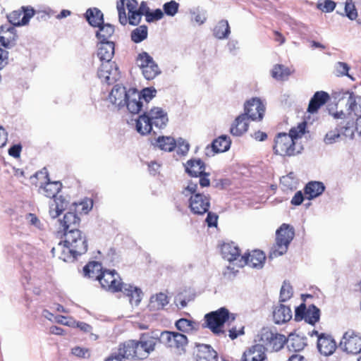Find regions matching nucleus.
<instances>
[{
	"mask_svg": "<svg viewBox=\"0 0 361 361\" xmlns=\"http://www.w3.org/2000/svg\"><path fill=\"white\" fill-rule=\"evenodd\" d=\"M102 287L111 293L122 292L129 298L132 305H138L141 301L142 290L130 284L124 283L115 270H104L96 276Z\"/></svg>",
	"mask_w": 361,
	"mask_h": 361,
	"instance_id": "1",
	"label": "nucleus"
},
{
	"mask_svg": "<svg viewBox=\"0 0 361 361\" xmlns=\"http://www.w3.org/2000/svg\"><path fill=\"white\" fill-rule=\"evenodd\" d=\"M168 121L167 113L164 109L154 107L135 120L136 130L141 135H146L151 132L153 126L157 128H164Z\"/></svg>",
	"mask_w": 361,
	"mask_h": 361,
	"instance_id": "2",
	"label": "nucleus"
},
{
	"mask_svg": "<svg viewBox=\"0 0 361 361\" xmlns=\"http://www.w3.org/2000/svg\"><path fill=\"white\" fill-rule=\"evenodd\" d=\"M182 193L185 197L190 196L188 207L193 214L202 215L209 211L210 197L199 192L197 181H190Z\"/></svg>",
	"mask_w": 361,
	"mask_h": 361,
	"instance_id": "3",
	"label": "nucleus"
},
{
	"mask_svg": "<svg viewBox=\"0 0 361 361\" xmlns=\"http://www.w3.org/2000/svg\"><path fill=\"white\" fill-rule=\"evenodd\" d=\"M335 118L341 119L334 130L328 132L324 137V142L331 145L337 141L341 134L345 137L353 139L354 137V118H350L346 114L341 111L334 114Z\"/></svg>",
	"mask_w": 361,
	"mask_h": 361,
	"instance_id": "4",
	"label": "nucleus"
},
{
	"mask_svg": "<svg viewBox=\"0 0 361 361\" xmlns=\"http://www.w3.org/2000/svg\"><path fill=\"white\" fill-rule=\"evenodd\" d=\"M294 234V230L292 227L286 224H282L276 231V244L270 250L269 258L273 259L284 255L293 239Z\"/></svg>",
	"mask_w": 361,
	"mask_h": 361,
	"instance_id": "5",
	"label": "nucleus"
},
{
	"mask_svg": "<svg viewBox=\"0 0 361 361\" xmlns=\"http://www.w3.org/2000/svg\"><path fill=\"white\" fill-rule=\"evenodd\" d=\"M235 319V315L230 314L229 311L226 307H221L216 311L206 314L204 316L206 326L216 335L224 334V331L221 330V326L227 320L232 322Z\"/></svg>",
	"mask_w": 361,
	"mask_h": 361,
	"instance_id": "6",
	"label": "nucleus"
},
{
	"mask_svg": "<svg viewBox=\"0 0 361 361\" xmlns=\"http://www.w3.org/2000/svg\"><path fill=\"white\" fill-rule=\"evenodd\" d=\"M64 243L71 247L73 253L82 255L87 250V242L85 234L79 229H73L63 233Z\"/></svg>",
	"mask_w": 361,
	"mask_h": 361,
	"instance_id": "7",
	"label": "nucleus"
},
{
	"mask_svg": "<svg viewBox=\"0 0 361 361\" xmlns=\"http://www.w3.org/2000/svg\"><path fill=\"white\" fill-rule=\"evenodd\" d=\"M302 147L297 149L295 142L287 133H280L274 139L273 150L275 154L281 156H294L300 153Z\"/></svg>",
	"mask_w": 361,
	"mask_h": 361,
	"instance_id": "8",
	"label": "nucleus"
},
{
	"mask_svg": "<svg viewBox=\"0 0 361 361\" xmlns=\"http://www.w3.org/2000/svg\"><path fill=\"white\" fill-rule=\"evenodd\" d=\"M160 341L166 347L178 350L179 354L185 353V347L188 343V338L184 334L168 331L161 334Z\"/></svg>",
	"mask_w": 361,
	"mask_h": 361,
	"instance_id": "9",
	"label": "nucleus"
},
{
	"mask_svg": "<svg viewBox=\"0 0 361 361\" xmlns=\"http://www.w3.org/2000/svg\"><path fill=\"white\" fill-rule=\"evenodd\" d=\"M204 170L205 164L200 159H190L187 161L185 165V171L190 176L200 178L198 183L201 188L207 187L210 184V180L208 178L209 173H206Z\"/></svg>",
	"mask_w": 361,
	"mask_h": 361,
	"instance_id": "10",
	"label": "nucleus"
},
{
	"mask_svg": "<svg viewBox=\"0 0 361 361\" xmlns=\"http://www.w3.org/2000/svg\"><path fill=\"white\" fill-rule=\"evenodd\" d=\"M260 341L263 346H267L271 350H281L286 343V337L282 334L274 333L268 329H263L260 334Z\"/></svg>",
	"mask_w": 361,
	"mask_h": 361,
	"instance_id": "11",
	"label": "nucleus"
},
{
	"mask_svg": "<svg viewBox=\"0 0 361 361\" xmlns=\"http://www.w3.org/2000/svg\"><path fill=\"white\" fill-rule=\"evenodd\" d=\"M97 76L102 82L111 85L120 78V72L115 62H103L97 71Z\"/></svg>",
	"mask_w": 361,
	"mask_h": 361,
	"instance_id": "12",
	"label": "nucleus"
},
{
	"mask_svg": "<svg viewBox=\"0 0 361 361\" xmlns=\"http://www.w3.org/2000/svg\"><path fill=\"white\" fill-rule=\"evenodd\" d=\"M35 11L32 7L23 6L21 9L13 11L7 16L8 22L14 26L25 25L34 16Z\"/></svg>",
	"mask_w": 361,
	"mask_h": 361,
	"instance_id": "13",
	"label": "nucleus"
},
{
	"mask_svg": "<svg viewBox=\"0 0 361 361\" xmlns=\"http://www.w3.org/2000/svg\"><path fill=\"white\" fill-rule=\"evenodd\" d=\"M265 111L264 105L258 98H252L245 104V113L248 119L260 121L264 116Z\"/></svg>",
	"mask_w": 361,
	"mask_h": 361,
	"instance_id": "14",
	"label": "nucleus"
},
{
	"mask_svg": "<svg viewBox=\"0 0 361 361\" xmlns=\"http://www.w3.org/2000/svg\"><path fill=\"white\" fill-rule=\"evenodd\" d=\"M231 144L230 137L227 135H221L215 139L211 145H207L204 149L207 157H212L216 153L224 152L229 149Z\"/></svg>",
	"mask_w": 361,
	"mask_h": 361,
	"instance_id": "15",
	"label": "nucleus"
},
{
	"mask_svg": "<svg viewBox=\"0 0 361 361\" xmlns=\"http://www.w3.org/2000/svg\"><path fill=\"white\" fill-rule=\"evenodd\" d=\"M341 345L348 353H359L361 352V337L346 332L341 341Z\"/></svg>",
	"mask_w": 361,
	"mask_h": 361,
	"instance_id": "16",
	"label": "nucleus"
},
{
	"mask_svg": "<svg viewBox=\"0 0 361 361\" xmlns=\"http://www.w3.org/2000/svg\"><path fill=\"white\" fill-rule=\"evenodd\" d=\"M194 352L196 361H217V353L207 344L195 343Z\"/></svg>",
	"mask_w": 361,
	"mask_h": 361,
	"instance_id": "17",
	"label": "nucleus"
},
{
	"mask_svg": "<svg viewBox=\"0 0 361 361\" xmlns=\"http://www.w3.org/2000/svg\"><path fill=\"white\" fill-rule=\"evenodd\" d=\"M137 345L136 340H128L120 343L116 351L125 361L129 359H137Z\"/></svg>",
	"mask_w": 361,
	"mask_h": 361,
	"instance_id": "18",
	"label": "nucleus"
},
{
	"mask_svg": "<svg viewBox=\"0 0 361 361\" xmlns=\"http://www.w3.org/2000/svg\"><path fill=\"white\" fill-rule=\"evenodd\" d=\"M347 99L345 106L348 111V118L353 114L356 117H361V97L355 95L353 92H347L344 94L343 99Z\"/></svg>",
	"mask_w": 361,
	"mask_h": 361,
	"instance_id": "19",
	"label": "nucleus"
},
{
	"mask_svg": "<svg viewBox=\"0 0 361 361\" xmlns=\"http://www.w3.org/2000/svg\"><path fill=\"white\" fill-rule=\"evenodd\" d=\"M58 222L60 231L65 233L70 230L78 229L80 219L75 212L70 211L64 214L63 219H59Z\"/></svg>",
	"mask_w": 361,
	"mask_h": 361,
	"instance_id": "20",
	"label": "nucleus"
},
{
	"mask_svg": "<svg viewBox=\"0 0 361 361\" xmlns=\"http://www.w3.org/2000/svg\"><path fill=\"white\" fill-rule=\"evenodd\" d=\"M53 257H58L59 259L64 262H73L78 256L77 253H73L71 247L63 242H60L55 247H53L51 250Z\"/></svg>",
	"mask_w": 361,
	"mask_h": 361,
	"instance_id": "21",
	"label": "nucleus"
},
{
	"mask_svg": "<svg viewBox=\"0 0 361 361\" xmlns=\"http://www.w3.org/2000/svg\"><path fill=\"white\" fill-rule=\"evenodd\" d=\"M266 347L263 345H255L244 352L242 361H268L266 355Z\"/></svg>",
	"mask_w": 361,
	"mask_h": 361,
	"instance_id": "22",
	"label": "nucleus"
},
{
	"mask_svg": "<svg viewBox=\"0 0 361 361\" xmlns=\"http://www.w3.org/2000/svg\"><path fill=\"white\" fill-rule=\"evenodd\" d=\"M292 310L289 306L283 304L276 305L273 310V319L276 324H283L292 319Z\"/></svg>",
	"mask_w": 361,
	"mask_h": 361,
	"instance_id": "23",
	"label": "nucleus"
},
{
	"mask_svg": "<svg viewBox=\"0 0 361 361\" xmlns=\"http://www.w3.org/2000/svg\"><path fill=\"white\" fill-rule=\"evenodd\" d=\"M265 259V254L262 251L254 250L247 256H242L240 262L243 261V264L252 268L261 269L264 266Z\"/></svg>",
	"mask_w": 361,
	"mask_h": 361,
	"instance_id": "24",
	"label": "nucleus"
},
{
	"mask_svg": "<svg viewBox=\"0 0 361 361\" xmlns=\"http://www.w3.org/2000/svg\"><path fill=\"white\" fill-rule=\"evenodd\" d=\"M137 359H145L148 355L154 350L156 342L152 337L142 336L139 341H137Z\"/></svg>",
	"mask_w": 361,
	"mask_h": 361,
	"instance_id": "25",
	"label": "nucleus"
},
{
	"mask_svg": "<svg viewBox=\"0 0 361 361\" xmlns=\"http://www.w3.org/2000/svg\"><path fill=\"white\" fill-rule=\"evenodd\" d=\"M130 94V90H126L125 87L116 85L109 94L110 102L118 106L119 108L123 107V104Z\"/></svg>",
	"mask_w": 361,
	"mask_h": 361,
	"instance_id": "26",
	"label": "nucleus"
},
{
	"mask_svg": "<svg viewBox=\"0 0 361 361\" xmlns=\"http://www.w3.org/2000/svg\"><path fill=\"white\" fill-rule=\"evenodd\" d=\"M317 348L322 354L328 356L335 351L336 344L331 336L321 334L317 340Z\"/></svg>",
	"mask_w": 361,
	"mask_h": 361,
	"instance_id": "27",
	"label": "nucleus"
},
{
	"mask_svg": "<svg viewBox=\"0 0 361 361\" xmlns=\"http://www.w3.org/2000/svg\"><path fill=\"white\" fill-rule=\"evenodd\" d=\"M97 56L103 62H113L111 59L114 55L115 45L111 41L99 42L97 45Z\"/></svg>",
	"mask_w": 361,
	"mask_h": 361,
	"instance_id": "28",
	"label": "nucleus"
},
{
	"mask_svg": "<svg viewBox=\"0 0 361 361\" xmlns=\"http://www.w3.org/2000/svg\"><path fill=\"white\" fill-rule=\"evenodd\" d=\"M125 106L130 113L133 114H138L142 107V103L139 96V92L135 90H130L128 99H126L123 104V106Z\"/></svg>",
	"mask_w": 361,
	"mask_h": 361,
	"instance_id": "29",
	"label": "nucleus"
},
{
	"mask_svg": "<svg viewBox=\"0 0 361 361\" xmlns=\"http://www.w3.org/2000/svg\"><path fill=\"white\" fill-rule=\"evenodd\" d=\"M329 99V95L327 92L324 91L316 92L309 102L307 111L311 114L316 113L320 106L324 105Z\"/></svg>",
	"mask_w": 361,
	"mask_h": 361,
	"instance_id": "30",
	"label": "nucleus"
},
{
	"mask_svg": "<svg viewBox=\"0 0 361 361\" xmlns=\"http://www.w3.org/2000/svg\"><path fill=\"white\" fill-rule=\"evenodd\" d=\"M248 118L245 114L239 115L232 124L230 132L233 135L240 136L247 130Z\"/></svg>",
	"mask_w": 361,
	"mask_h": 361,
	"instance_id": "31",
	"label": "nucleus"
},
{
	"mask_svg": "<svg viewBox=\"0 0 361 361\" xmlns=\"http://www.w3.org/2000/svg\"><path fill=\"white\" fill-rule=\"evenodd\" d=\"M152 144L161 150L168 152L173 151L176 146V140L170 136H159L152 141Z\"/></svg>",
	"mask_w": 361,
	"mask_h": 361,
	"instance_id": "32",
	"label": "nucleus"
},
{
	"mask_svg": "<svg viewBox=\"0 0 361 361\" xmlns=\"http://www.w3.org/2000/svg\"><path fill=\"white\" fill-rule=\"evenodd\" d=\"M62 184L59 181L49 180L44 187L39 188L40 192L49 198H58L56 195L61 190Z\"/></svg>",
	"mask_w": 361,
	"mask_h": 361,
	"instance_id": "33",
	"label": "nucleus"
},
{
	"mask_svg": "<svg viewBox=\"0 0 361 361\" xmlns=\"http://www.w3.org/2000/svg\"><path fill=\"white\" fill-rule=\"evenodd\" d=\"M85 18L92 27H98L104 23L103 13L97 8H88L85 13Z\"/></svg>",
	"mask_w": 361,
	"mask_h": 361,
	"instance_id": "34",
	"label": "nucleus"
},
{
	"mask_svg": "<svg viewBox=\"0 0 361 361\" xmlns=\"http://www.w3.org/2000/svg\"><path fill=\"white\" fill-rule=\"evenodd\" d=\"M221 253L223 257L229 262L236 260L240 257V250L233 243L224 244Z\"/></svg>",
	"mask_w": 361,
	"mask_h": 361,
	"instance_id": "35",
	"label": "nucleus"
},
{
	"mask_svg": "<svg viewBox=\"0 0 361 361\" xmlns=\"http://www.w3.org/2000/svg\"><path fill=\"white\" fill-rule=\"evenodd\" d=\"M325 187L321 182H310L305 187V193L308 195L307 199L312 200L319 196L324 190Z\"/></svg>",
	"mask_w": 361,
	"mask_h": 361,
	"instance_id": "36",
	"label": "nucleus"
},
{
	"mask_svg": "<svg viewBox=\"0 0 361 361\" xmlns=\"http://www.w3.org/2000/svg\"><path fill=\"white\" fill-rule=\"evenodd\" d=\"M57 322L68 326L77 327L84 333H90V338L91 340L96 341L98 338L97 334L92 333V327L85 322H77L75 320H71L68 323L63 322L62 320H57Z\"/></svg>",
	"mask_w": 361,
	"mask_h": 361,
	"instance_id": "37",
	"label": "nucleus"
},
{
	"mask_svg": "<svg viewBox=\"0 0 361 361\" xmlns=\"http://www.w3.org/2000/svg\"><path fill=\"white\" fill-rule=\"evenodd\" d=\"M292 73L293 71L288 67L282 64H276L271 71V75L276 80L284 81L288 80Z\"/></svg>",
	"mask_w": 361,
	"mask_h": 361,
	"instance_id": "38",
	"label": "nucleus"
},
{
	"mask_svg": "<svg viewBox=\"0 0 361 361\" xmlns=\"http://www.w3.org/2000/svg\"><path fill=\"white\" fill-rule=\"evenodd\" d=\"M66 200L61 196L54 200L49 205V215L52 219H56L66 209L67 206Z\"/></svg>",
	"mask_w": 361,
	"mask_h": 361,
	"instance_id": "39",
	"label": "nucleus"
},
{
	"mask_svg": "<svg viewBox=\"0 0 361 361\" xmlns=\"http://www.w3.org/2000/svg\"><path fill=\"white\" fill-rule=\"evenodd\" d=\"M175 326L180 331L188 334L196 331L199 329L197 322L185 318L177 320Z\"/></svg>",
	"mask_w": 361,
	"mask_h": 361,
	"instance_id": "40",
	"label": "nucleus"
},
{
	"mask_svg": "<svg viewBox=\"0 0 361 361\" xmlns=\"http://www.w3.org/2000/svg\"><path fill=\"white\" fill-rule=\"evenodd\" d=\"M286 343L289 350L295 352L302 350L305 345L302 338L295 334H290L286 338Z\"/></svg>",
	"mask_w": 361,
	"mask_h": 361,
	"instance_id": "41",
	"label": "nucleus"
},
{
	"mask_svg": "<svg viewBox=\"0 0 361 361\" xmlns=\"http://www.w3.org/2000/svg\"><path fill=\"white\" fill-rule=\"evenodd\" d=\"M99 30L96 32V37L100 40V42L109 41L108 39L114 32V27L109 23H102L98 26Z\"/></svg>",
	"mask_w": 361,
	"mask_h": 361,
	"instance_id": "42",
	"label": "nucleus"
},
{
	"mask_svg": "<svg viewBox=\"0 0 361 361\" xmlns=\"http://www.w3.org/2000/svg\"><path fill=\"white\" fill-rule=\"evenodd\" d=\"M169 302L168 297L163 293H159L150 298L149 307L153 310L163 309Z\"/></svg>",
	"mask_w": 361,
	"mask_h": 361,
	"instance_id": "43",
	"label": "nucleus"
},
{
	"mask_svg": "<svg viewBox=\"0 0 361 361\" xmlns=\"http://www.w3.org/2000/svg\"><path fill=\"white\" fill-rule=\"evenodd\" d=\"M230 33V27L226 20H220L214 29V35L219 39L227 38Z\"/></svg>",
	"mask_w": 361,
	"mask_h": 361,
	"instance_id": "44",
	"label": "nucleus"
},
{
	"mask_svg": "<svg viewBox=\"0 0 361 361\" xmlns=\"http://www.w3.org/2000/svg\"><path fill=\"white\" fill-rule=\"evenodd\" d=\"M102 264L98 262H91L83 268L84 274L89 278H95L102 271Z\"/></svg>",
	"mask_w": 361,
	"mask_h": 361,
	"instance_id": "45",
	"label": "nucleus"
},
{
	"mask_svg": "<svg viewBox=\"0 0 361 361\" xmlns=\"http://www.w3.org/2000/svg\"><path fill=\"white\" fill-rule=\"evenodd\" d=\"M320 318V310L314 305H310L307 308L305 322L314 325Z\"/></svg>",
	"mask_w": 361,
	"mask_h": 361,
	"instance_id": "46",
	"label": "nucleus"
},
{
	"mask_svg": "<svg viewBox=\"0 0 361 361\" xmlns=\"http://www.w3.org/2000/svg\"><path fill=\"white\" fill-rule=\"evenodd\" d=\"M142 71L145 78L148 80L154 79L161 73V71L154 61H153L149 66L143 68Z\"/></svg>",
	"mask_w": 361,
	"mask_h": 361,
	"instance_id": "47",
	"label": "nucleus"
},
{
	"mask_svg": "<svg viewBox=\"0 0 361 361\" xmlns=\"http://www.w3.org/2000/svg\"><path fill=\"white\" fill-rule=\"evenodd\" d=\"M147 37V27L140 25L131 32V39L135 43H140Z\"/></svg>",
	"mask_w": 361,
	"mask_h": 361,
	"instance_id": "48",
	"label": "nucleus"
},
{
	"mask_svg": "<svg viewBox=\"0 0 361 361\" xmlns=\"http://www.w3.org/2000/svg\"><path fill=\"white\" fill-rule=\"evenodd\" d=\"M350 66L345 62H337L334 66L335 74L338 77L347 76L352 80H355V78L348 73Z\"/></svg>",
	"mask_w": 361,
	"mask_h": 361,
	"instance_id": "49",
	"label": "nucleus"
},
{
	"mask_svg": "<svg viewBox=\"0 0 361 361\" xmlns=\"http://www.w3.org/2000/svg\"><path fill=\"white\" fill-rule=\"evenodd\" d=\"M280 182L285 190H293L297 186V180L293 173H290L287 176H283Z\"/></svg>",
	"mask_w": 361,
	"mask_h": 361,
	"instance_id": "50",
	"label": "nucleus"
},
{
	"mask_svg": "<svg viewBox=\"0 0 361 361\" xmlns=\"http://www.w3.org/2000/svg\"><path fill=\"white\" fill-rule=\"evenodd\" d=\"M0 34L6 36L8 42H11L13 44L15 43L17 35L15 28L11 25H1L0 27Z\"/></svg>",
	"mask_w": 361,
	"mask_h": 361,
	"instance_id": "51",
	"label": "nucleus"
},
{
	"mask_svg": "<svg viewBox=\"0 0 361 361\" xmlns=\"http://www.w3.org/2000/svg\"><path fill=\"white\" fill-rule=\"evenodd\" d=\"M179 4L174 0H171L163 5L164 14L169 16H174L178 11Z\"/></svg>",
	"mask_w": 361,
	"mask_h": 361,
	"instance_id": "52",
	"label": "nucleus"
},
{
	"mask_svg": "<svg viewBox=\"0 0 361 361\" xmlns=\"http://www.w3.org/2000/svg\"><path fill=\"white\" fill-rule=\"evenodd\" d=\"M154 61L153 58L145 51L139 54L136 59L137 66L142 70Z\"/></svg>",
	"mask_w": 361,
	"mask_h": 361,
	"instance_id": "53",
	"label": "nucleus"
},
{
	"mask_svg": "<svg viewBox=\"0 0 361 361\" xmlns=\"http://www.w3.org/2000/svg\"><path fill=\"white\" fill-rule=\"evenodd\" d=\"M306 122H302L298 125L297 127L290 129L288 135L290 136L291 138L295 141V140L301 137L305 133Z\"/></svg>",
	"mask_w": 361,
	"mask_h": 361,
	"instance_id": "54",
	"label": "nucleus"
},
{
	"mask_svg": "<svg viewBox=\"0 0 361 361\" xmlns=\"http://www.w3.org/2000/svg\"><path fill=\"white\" fill-rule=\"evenodd\" d=\"M359 5L355 4L353 1L347 0L345 5V11L346 13V16L350 19L354 20L357 16V7H359Z\"/></svg>",
	"mask_w": 361,
	"mask_h": 361,
	"instance_id": "55",
	"label": "nucleus"
},
{
	"mask_svg": "<svg viewBox=\"0 0 361 361\" xmlns=\"http://www.w3.org/2000/svg\"><path fill=\"white\" fill-rule=\"evenodd\" d=\"M293 295L292 286L286 282L283 283L280 291V302H286Z\"/></svg>",
	"mask_w": 361,
	"mask_h": 361,
	"instance_id": "56",
	"label": "nucleus"
},
{
	"mask_svg": "<svg viewBox=\"0 0 361 361\" xmlns=\"http://www.w3.org/2000/svg\"><path fill=\"white\" fill-rule=\"evenodd\" d=\"M317 6L322 11L329 13L334 10L336 3L332 0H319Z\"/></svg>",
	"mask_w": 361,
	"mask_h": 361,
	"instance_id": "57",
	"label": "nucleus"
},
{
	"mask_svg": "<svg viewBox=\"0 0 361 361\" xmlns=\"http://www.w3.org/2000/svg\"><path fill=\"white\" fill-rule=\"evenodd\" d=\"M157 94V90L154 87H146L144 88L140 92L139 96L140 99H144L147 103L152 100Z\"/></svg>",
	"mask_w": 361,
	"mask_h": 361,
	"instance_id": "58",
	"label": "nucleus"
},
{
	"mask_svg": "<svg viewBox=\"0 0 361 361\" xmlns=\"http://www.w3.org/2000/svg\"><path fill=\"white\" fill-rule=\"evenodd\" d=\"M117 10L118 13V20L121 24L126 25L128 22L125 7H123V0H119L117 2Z\"/></svg>",
	"mask_w": 361,
	"mask_h": 361,
	"instance_id": "59",
	"label": "nucleus"
},
{
	"mask_svg": "<svg viewBox=\"0 0 361 361\" xmlns=\"http://www.w3.org/2000/svg\"><path fill=\"white\" fill-rule=\"evenodd\" d=\"M164 17V12L160 8H157L154 11H152L150 10L149 13L147 15L145 20L148 23H152L154 21L159 20Z\"/></svg>",
	"mask_w": 361,
	"mask_h": 361,
	"instance_id": "60",
	"label": "nucleus"
},
{
	"mask_svg": "<svg viewBox=\"0 0 361 361\" xmlns=\"http://www.w3.org/2000/svg\"><path fill=\"white\" fill-rule=\"evenodd\" d=\"M306 305L305 303H302L298 307H296L295 311V320L297 322H300L302 320L305 321L306 317V312H307Z\"/></svg>",
	"mask_w": 361,
	"mask_h": 361,
	"instance_id": "61",
	"label": "nucleus"
},
{
	"mask_svg": "<svg viewBox=\"0 0 361 361\" xmlns=\"http://www.w3.org/2000/svg\"><path fill=\"white\" fill-rule=\"evenodd\" d=\"M128 21L130 25H137L140 23L142 15L137 10L128 13Z\"/></svg>",
	"mask_w": 361,
	"mask_h": 361,
	"instance_id": "62",
	"label": "nucleus"
},
{
	"mask_svg": "<svg viewBox=\"0 0 361 361\" xmlns=\"http://www.w3.org/2000/svg\"><path fill=\"white\" fill-rule=\"evenodd\" d=\"M218 218L219 216L216 214L207 212L205 221L209 227H216Z\"/></svg>",
	"mask_w": 361,
	"mask_h": 361,
	"instance_id": "63",
	"label": "nucleus"
},
{
	"mask_svg": "<svg viewBox=\"0 0 361 361\" xmlns=\"http://www.w3.org/2000/svg\"><path fill=\"white\" fill-rule=\"evenodd\" d=\"M26 220L29 224L34 226L35 227L38 228H40V225H41L40 221L36 216L35 214H31V213L27 214L26 215Z\"/></svg>",
	"mask_w": 361,
	"mask_h": 361,
	"instance_id": "64",
	"label": "nucleus"
}]
</instances>
